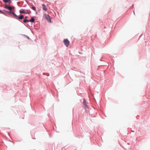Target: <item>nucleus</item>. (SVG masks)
I'll list each match as a JSON object with an SVG mask.
<instances>
[{
  "label": "nucleus",
  "instance_id": "f257e3e1",
  "mask_svg": "<svg viewBox=\"0 0 150 150\" xmlns=\"http://www.w3.org/2000/svg\"><path fill=\"white\" fill-rule=\"evenodd\" d=\"M8 13L12 14L14 16V18L17 19H19L21 20L23 19L24 18V16L23 15H21L19 16H18L13 12H12L10 11L8 12Z\"/></svg>",
  "mask_w": 150,
  "mask_h": 150
},
{
  "label": "nucleus",
  "instance_id": "f03ea898",
  "mask_svg": "<svg viewBox=\"0 0 150 150\" xmlns=\"http://www.w3.org/2000/svg\"><path fill=\"white\" fill-rule=\"evenodd\" d=\"M63 42L65 45L67 47H68L69 44V42L67 39H64L63 40Z\"/></svg>",
  "mask_w": 150,
  "mask_h": 150
},
{
  "label": "nucleus",
  "instance_id": "7ed1b4c3",
  "mask_svg": "<svg viewBox=\"0 0 150 150\" xmlns=\"http://www.w3.org/2000/svg\"><path fill=\"white\" fill-rule=\"evenodd\" d=\"M4 7L5 8L10 11H11L12 9V7L8 6L7 4H6L5 5Z\"/></svg>",
  "mask_w": 150,
  "mask_h": 150
},
{
  "label": "nucleus",
  "instance_id": "20e7f679",
  "mask_svg": "<svg viewBox=\"0 0 150 150\" xmlns=\"http://www.w3.org/2000/svg\"><path fill=\"white\" fill-rule=\"evenodd\" d=\"M45 18L48 20L49 22H50L51 20L50 16L47 14H45Z\"/></svg>",
  "mask_w": 150,
  "mask_h": 150
},
{
  "label": "nucleus",
  "instance_id": "39448f33",
  "mask_svg": "<svg viewBox=\"0 0 150 150\" xmlns=\"http://www.w3.org/2000/svg\"><path fill=\"white\" fill-rule=\"evenodd\" d=\"M42 7L43 9L45 11H46L47 10V8L46 5L44 4H42Z\"/></svg>",
  "mask_w": 150,
  "mask_h": 150
},
{
  "label": "nucleus",
  "instance_id": "423d86ee",
  "mask_svg": "<svg viewBox=\"0 0 150 150\" xmlns=\"http://www.w3.org/2000/svg\"><path fill=\"white\" fill-rule=\"evenodd\" d=\"M28 18V17L27 16H25V20H24L23 21V22H24L25 23L27 22H29V21L28 20H27V18Z\"/></svg>",
  "mask_w": 150,
  "mask_h": 150
},
{
  "label": "nucleus",
  "instance_id": "0eeeda50",
  "mask_svg": "<svg viewBox=\"0 0 150 150\" xmlns=\"http://www.w3.org/2000/svg\"><path fill=\"white\" fill-rule=\"evenodd\" d=\"M29 21L31 22H34L35 20L32 17L31 19Z\"/></svg>",
  "mask_w": 150,
  "mask_h": 150
},
{
  "label": "nucleus",
  "instance_id": "6e6552de",
  "mask_svg": "<svg viewBox=\"0 0 150 150\" xmlns=\"http://www.w3.org/2000/svg\"><path fill=\"white\" fill-rule=\"evenodd\" d=\"M25 10H20L19 11L20 13H25Z\"/></svg>",
  "mask_w": 150,
  "mask_h": 150
},
{
  "label": "nucleus",
  "instance_id": "1a4fd4ad",
  "mask_svg": "<svg viewBox=\"0 0 150 150\" xmlns=\"http://www.w3.org/2000/svg\"><path fill=\"white\" fill-rule=\"evenodd\" d=\"M83 103L84 105H85L86 106H87L86 100L85 99H83Z\"/></svg>",
  "mask_w": 150,
  "mask_h": 150
},
{
  "label": "nucleus",
  "instance_id": "9d476101",
  "mask_svg": "<svg viewBox=\"0 0 150 150\" xmlns=\"http://www.w3.org/2000/svg\"><path fill=\"white\" fill-rule=\"evenodd\" d=\"M10 0H3V1L5 3H7L8 1H10Z\"/></svg>",
  "mask_w": 150,
  "mask_h": 150
},
{
  "label": "nucleus",
  "instance_id": "9b49d317",
  "mask_svg": "<svg viewBox=\"0 0 150 150\" xmlns=\"http://www.w3.org/2000/svg\"><path fill=\"white\" fill-rule=\"evenodd\" d=\"M32 8L33 10H34L35 11H36V8H35V7L34 6H32Z\"/></svg>",
  "mask_w": 150,
  "mask_h": 150
},
{
  "label": "nucleus",
  "instance_id": "f8f14e48",
  "mask_svg": "<svg viewBox=\"0 0 150 150\" xmlns=\"http://www.w3.org/2000/svg\"><path fill=\"white\" fill-rule=\"evenodd\" d=\"M0 13H3V12L1 10H0Z\"/></svg>",
  "mask_w": 150,
  "mask_h": 150
},
{
  "label": "nucleus",
  "instance_id": "ddd939ff",
  "mask_svg": "<svg viewBox=\"0 0 150 150\" xmlns=\"http://www.w3.org/2000/svg\"><path fill=\"white\" fill-rule=\"evenodd\" d=\"M24 13L27 14V12H25V13Z\"/></svg>",
  "mask_w": 150,
  "mask_h": 150
},
{
  "label": "nucleus",
  "instance_id": "4468645a",
  "mask_svg": "<svg viewBox=\"0 0 150 150\" xmlns=\"http://www.w3.org/2000/svg\"><path fill=\"white\" fill-rule=\"evenodd\" d=\"M131 131H132V132H134V131H132V130Z\"/></svg>",
  "mask_w": 150,
  "mask_h": 150
}]
</instances>
